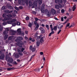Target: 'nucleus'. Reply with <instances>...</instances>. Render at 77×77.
Listing matches in <instances>:
<instances>
[{
  "label": "nucleus",
  "instance_id": "f257e3e1",
  "mask_svg": "<svg viewBox=\"0 0 77 77\" xmlns=\"http://www.w3.org/2000/svg\"><path fill=\"white\" fill-rule=\"evenodd\" d=\"M45 4H43L42 5V8H41V11L42 13H45L46 14H47L48 15H49V11L48 10L46 9L45 11H44V9H45Z\"/></svg>",
  "mask_w": 77,
  "mask_h": 77
},
{
  "label": "nucleus",
  "instance_id": "f03ea898",
  "mask_svg": "<svg viewBox=\"0 0 77 77\" xmlns=\"http://www.w3.org/2000/svg\"><path fill=\"white\" fill-rule=\"evenodd\" d=\"M29 5L30 6H32V8H34L35 7H37V4H35V3H33V4L32 5V2L31 1H29Z\"/></svg>",
  "mask_w": 77,
  "mask_h": 77
},
{
  "label": "nucleus",
  "instance_id": "7ed1b4c3",
  "mask_svg": "<svg viewBox=\"0 0 77 77\" xmlns=\"http://www.w3.org/2000/svg\"><path fill=\"white\" fill-rule=\"evenodd\" d=\"M6 60L7 62H9L10 63H12L13 62V59L12 57H7L6 58Z\"/></svg>",
  "mask_w": 77,
  "mask_h": 77
},
{
  "label": "nucleus",
  "instance_id": "20e7f679",
  "mask_svg": "<svg viewBox=\"0 0 77 77\" xmlns=\"http://www.w3.org/2000/svg\"><path fill=\"white\" fill-rule=\"evenodd\" d=\"M17 31L18 32V34H19L20 36H24V32H21V29H17Z\"/></svg>",
  "mask_w": 77,
  "mask_h": 77
},
{
  "label": "nucleus",
  "instance_id": "39448f33",
  "mask_svg": "<svg viewBox=\"0 0 77 77\" xmlns=\"http://www.w3.org/2000/svg\"><path fill=\"white\" fill-rule=\"evenodd\" d=\"M37 21H35L34 22V23L35 24V30H38V29L39 28V24L37 23V22H36Z\"/></svg>",
  "mask_w": 77,
  "mask_h": 77
},
{
  "label": "nucleus",
  "instance_id": "423d86ee",
  "mask_svg": "<svg viewBox=\"0 0 77 77\" xmlns=\"http://www.w3.org/2000/svg\"><path fill=\"white\" fill-rule=\"evenodd\" d=\"M16 44L19 47H21L22 45H23V43L22 41H20L19 42L17 43Z\"/></svg>",
  "mask_w": 77,
  "mask_h": 77
},
{
  "label": "nucleus",
  "instance_id": "0eeeda50",
  "mask_svg": "<svg viewBox=\"0 0 77 77\" xmlns=\"http://www.w3.org/2000/svg\"><path fill=\"white\" fill-rule=\"evenodd\" d=\"M29 49L30 50L32 51V52H34L35 51V47H33L32 45H30L29 47Z\"/></svg>",
  "mask_w": 77,
  "mask_h": 77
},
{
  "label": "nucleus",
  "instance_id": "6e6552de",
  "mask_svg": "<svg viewBox=\"0 0 77 77\" xmlns=\"http://www.w3.org/2000/svg\"><path fill=\"white\" fill-rule=\"evenodd\" d=\"M39 29L41 30V33H44L45 32V30L42 27H40L39 28Z\"/></svg>",
  "mask_w": 77,
  "mask_h": 77
},
{
  "label": "nucleus",
  "instance_id": "1a4fd4ad",
  "mask_svg": "<svg viewBox=\"0 0 77 77\" xmlns=\"http://www.w3.org/2000/svg\"><path fill=\"white\" fill-rule=\"evenodd\" d=\"M14 37L12 36H9L8 38V40H14Z\"/></svg>",
  "mask_w": 77,
  "mask_h": 77
},
{
  "label": "nucleus",
  "instance_id": "9d476101",
  "mask_svg": "<svg viewBox=\"0 0 77 77\" xmlns=\"http://www.w3.org/2000/svg\"><path fill=\"white\" fill-rule=\"evenodd\" d=\"M5 54H2L0 56V59H3L5 58Z\"/></svg>",
  "mask_w": 77,
  "mask_h": 77
},
{
  "label": "nucleus",
  "instance_id": "9b49d317",
  "mask_svg": "<svg viewBox=\"0 0 77 77\" xmlns=\"http://www.w3.org/2000/svg\"><path fill=\"white\" fill-rule=\"evenodd\" d=\"M51 12L52 14H55L56 13V10L53 8L51 9Z\"/></svg>",
  "mask_w": 77,
  "mask_h": 77
},
{
  "label": "nucleus",
  "instance_id": "f8f14e48",
  "mask_svg": "<svg viewBox=\"0 0 77 77\" xmlns=\"http://www.w3.org/2000/svg\"><path fill=\"white\" fill-rule=\"evenodd\" d=\"M76 4L74 5H73L72 8V11H74L75 10V9H76Z\"/></svg>",
  "mask_w": 77,
  "mask_h": 77
},
{
  "label": "nucleus",
  "instance_id": "ddd939ff",
  "mask_svg": "<svg viewBox=\"0 0 77 77\" xmlns=\"http://www.w3.org/2000/svg\"><path fill=\"white\" fill-rule=\"evenodd\" d=\"M10 20V19L8 18V17L5 18L4 19L2 20V21L4 22V21H7V20Z\"/></svg>",
  "mask_w": 77,
  "mask_h": 77
},
{
  "label": "nucleus",
  "instance_id": "4468645a",
  "mask_svg": "<svg viewBox=\"0 0 77 77\" xmlns=\"http://www.w3.org/2000/svg\"><path fill=\"white\" fill-rule=\"evenodd\" d=\"M23 38L22 37H18L17 39V40H23Z\"/></svg>",
  "mask_w": 77,
  "mask_h": 77
},
{
  "label": "nucleus",
  "instance_id": "2eb2a0df",
  "mask_svg": "<svg viewBox=\"0 0 77 77\" xmlns=\"http://www.w3.org/2000/svg\"><path fill=\"white\" fill-rule=\"evenodd\" d=\"M75 24L74 23H72L69 28H70L71 27H73L75 26Z\"/></svg>",
  "mask_w": 77,
  "mask_h": 77
},
{
  "label": "nucleus",
  "instance_id": "dca6fc26",
  "mask_svg": "<svg viewBox=\"0 0 77 77\" xmlns=\"http://www.w3.org/2000/svg\"><path fill=\"white\" fill-rule=\"evenodd\" d=\"M3 34L4 35H8V32L6 30H5L3 32Z\"/></svg>",
  "mask_w": 77,
  "mask_h": 77
},
{
  "label": "nucleus",
  "instance_id": "f3484780",
  "mask_svg": "<svg viewBox=\"0 0 77 77\" xmlns=\"http://www.w3.org/2000/svg\"><path fill=\"white\" fill-rule=\"evenodd\" d=\"M42 35H40L39 36H37V38L36 39V41H38V40L40 38H41V37H42Z\"/></svg>",
  "mask_w": 77,
  "mask_h": 77
},
{
  "label": "nucleus",
  "instance_id": "a211bd4d",
  "mask_svg": "<svg viewBox=\"0 0 77 77\" xmlns=\"http://www.w3.org/2000/svg\"><path fill=\"white\" fill-rule=\"evenodd\" d=\"M40 69H41L40 68H37L35 69V72H39V71H40Z\"/></svg>",
  "mask_w": 77,
  "mask_h": 77
},
{
  "label": "nucleus",
  "instance_id": "6ab92c4d",
  "mask_svg": "<svg viewBox=\"0 0 77 77\" xmlns=\"http://www.w3.org/2000/svg\"><path fill=\"white\" fill-rule=\"evenodd\" d=\"M40 42H41V43H43L44 42V40H43V37H41L40 38Z\"/></svg>",
  "mask_w": 77,
  "mask_h": 77
},
{
  "label": "nucleus",
  "instance_id": "aec40b11",
  "mask_svg": "<svg viewBox=\"0 0 77 77\" xmlns=\"http://www.w3.org/2000/svg\"><path fill=\"white\" fill-rule=\"evenodd\" d=\"M7 23H8V24H12L11 20L7 21Z\"/></svg>",
  "mask_w": 77,
  "mask_h": 77
},
{
  "label": "nucleus",
  "instance_id": "412c9836",
  "mask_svg": "<svg viewBox=\"0 0 77 77\" xmlns=\"http://www.w3.org/2000/svg\"><path fill=\"white\" fill-rule=\"evenodd\" d=\"M63 25H59V26L58 27L57 29H62V27H63Z\"/></svg>",
  "mask_w": 77,
  "mask_h": 77
},
{
  "label": "nucleus",
  "instance_id": "4be33fe9",
  "mask_svg": "<svg viewBox=\"0 0 77 77\" xmlns=\"http://www.w3.org/2000/svg\"><path fill=\"white\" fill-rule=\"evenodd\" d=\"M8 36H9V35H5L4 36V39L5 40H6L8 38Z\"/></svg>",
  "mask_w": 77,
  "mask_h": 77
},
{
  "label": "nucleus",
  "instance_id": "5701e85b",
  "mask_svg": "<svg viewBox=\"0 0 77 77\" xmlns=\"http://www.w3.org/2000/svg\"><path fill=\"white\" fill-rule=\"evenodd\" d=\"M20 57V56L18 54H16L15 55V58H18Z\"/></svg>",
  "mask_w": 77,
  "mask_h": 77
},
{
  "label": "nucleus",
  "instance_id": "b1692460",
  "mask_svg": "<svg viewBox=\"0 0 77 77\" xmlns=\"http://www.w3.org/2000/svg\"><path fill=\"white\" fill-rule=\"evenodd\" d=\"M5 13H7V14H9L10 13V11L8 10H5L4 11Z\"/></svg>",
  "mask_w": 77,
  "mask_h": 77
},
{
  "label": "nucleus",
  "instance_id": "393cba45",
  "mask_svg": "<svg viewBox=\"0 0 77 77\" xmlns=\"http://www.w3.org/2000/svg\"><path fill=\"white\" fill-rule=\"evenodd\" d=\"M7 16L8 18H11L12 17V15L10 14H8L7 15Z\"/></svg>",
  "mask_w": 77,
  "mask_h": 77
},
{
  "label": "nucleus",
  "instance_id": "a878e982",
  "mask_svg": "<svg viewBox=\"0 0 77 77\" xmlns=\"http://www.w3.org/2000/svg\"><path fill=\"white\" fill-rule=\"evenodd\" d=\"M32 26V24L30 22H29L28 24V26L29 27H31Z\"/></svg>",
  "mask_w": 77,
  "mask_h": 77
},
{
  "label": "nucleus",
  "instance_id": "bb28decb",
  "mask_svg": "<svg viewBox=\"0 0 77 77\" xmlns=\"http://www.w3.org/2000/svg\"><path fill=\"white\" fill-rule=\"evenodd\" d=\"M11 22L12 23L15 22V21H17V20L16 19H14L12 20H11Z\"/></svg>",
  "mask_w": 77,
  "mask_h": 77
},
{
  "label": "nucleus",
  "instance_id": "cd10ccee",
  "mask_svg": "<svg viewBox=\"0 0 77 77\" xmlns=\"http://www.w3.org/2000/svg\"><path fill=\"white\" fill-rule=\"evenodd\" d=\"M42 0H39L38 1V4L39 5H41L42 4Z\"/></svg>",
  "mask_w": 77,
  "mask_h": 77
},
{
  "label": "nucleus",
  "instance_id": "c85d7f7f",
  "mask_svg": "<svg viewBox=\"0 0 77 77\" xmlns=\"http://www.w3.org/2000/svg\"><path fill=\"white\" fill-rule=\"evenodd\" d=\"M16 32L15 31H12V35H15V33H16Z\"/></svg>",
  "mask_w": 77,
  "mask_h": 77
},
{
  "label": "nucleus",
  "instance_id": "c756f323",
  "mask_svg": "<svg viewBox=\"0 0 77 77\" xmlns=\"http://www.w3.org/2000/svg\"><path fill=\"white\" fill-rule=\"evenodd\" d=\"M18 54H19V55H20V56H23V54H22V52H19L18 53Z\"/></svg>",
  "mask_w": 77,
  "mask_h": 77
},
{
  "label": "nucleus",
  "instance_id": "7c9ffc66",
  "mask_svg": "<svg viewBox=\"0 0 77 77\" xmlns=\"http://www.w3.org/2000/svg\"><path fill=\"white\" fill-rule=\"evenodd\" d=\"M6 9V7L5 6H3L2 8V10H4V9Z\"/></svg>",
  "mask_w": 77,
  "mask_h": 77
},
{
  "label": "nucleus",
  "instance_id": "2f4dec72",
  "mask_svg": "<svg viewBox=\"0 0 77 77\" xmlns=\"http://www.w3.org/2000/svg\"><path fill=\"white\" fill-rule=\"evenodd\" d=\"M55 8L56 9H59V6L58 5H56L55 6Z\"/></svg>",
  "mask_w": 77,
  "mask_h": 77
},
{
  "label": "nucleus",
  "instance_id": "473e14b6",
  "mask_svg": "<svg viewBox=\"0 0 77 77\" xmlns=\"http://www.w3.org/2000/svg\"><path fill=\"white\" fill-rule=\"evenodd\" d=\"M40 44V42L39 41H37V46H39V44Z\"/></svg>",
  "mask_w": 77,
  "mask_h": 77
},
{
  "label": "nucleus",
  "instance_id": "72a5a7b5",
  "mask_svg": "<svg viewBox=\"0 0 77 77\" xmlns=\"http://www.w3.org/2000/svg\"><path fill=\"white\" fill-rule=\"evenodd\" d=\"M45 27L47 28L48 30H49V26L48 25H46Z\"/></svg>",
  "mask_w": 77,
  "mask_h": 77
},
{
  "label": "nucleus",
  "instance_id": "f704fd0d",
  "mask_svg": "<svg viewBox=\"0 0 77 77\" xmlns=\"http://www.w3.org/2000/svg\"><path fill=\"white\" fill-rule=\"evenodd\" d=\"M22 1L23 2H24V0H18V2L19 3H20Z\"/></svg>",
  "mask_w": 77,
  "mask_h": 77
},
{
  "label": "nucleus",
  "instance_id": "c9c22d12",
  "mask_svg": "<svg viewBox=\"0 0 77 77\" xmlns=\"http://www.w3.org/2000/svg\"><path fill=\"white\" fill-rule=\"evenodd\" d=\"M6 24H7V22H3L2 23V25H3V26H6Z\"/></svg>",
  "mask_w": 77,
  "mask_h": 77
},
{
  "label": "nucleus",
  "instance_id": "e433bc0d",
  "mask_svg": "<svg viewBox=\"0 0 77 77\" xmlns=\"http://www.w3.org/2000/svg\"><path fill=\"white\" fill-rule=\"evenodd\" d=\"M2 17L3 18H5V17H6V14H3Z\"/></svg>",
  "mask_w": 77,
  "mask_h": 77
},
{
  "label": "nucleus",
  "instance_id": "4c0bfd02",
  "mask_svg": "<svg viewBox=\"0 0 77 77\" xmlns=\"http://www.w3.org/2000/svg\"><path fill=\"white\" fill-rule=\"evenodd\" d=\"M55 2L56 3H59V0H55Z\"/></svg>",
  "mask_w": 77,
  "mask_h": 77
},
{
  "label": "nucleus",
  "instance_id": "58836bf2",
  "mask_svg": "<svg viewBox=\"0 0 77 77\" xmlns=\"http://www.w3.org/2000/svg\"><path fill=\"white\" fill-rule=\"evenodd\" d=\"M59 8H63V7H64V6H62V5H61V4H59Z\"/></svg>",
  "mask_w": 77,
  "mask_h": 77
},
{
  "label": "nucleus",
  "instance_id": "ea45409f",
  "mask_svg": "<svg viewBox=\"0 0 77 77\" xmlns=\"http://www.w3.org/2000/svg\"><path fill=\"white\" fill-rule=\"evenodd\" d=\"M3 30V27L0 26V32H2Z\"/></svg>",
  "mask_w": 77,
  "mask_h": 77
},
{
  "label": "nucleus",
  "instance_id": "a19ab883",
  "mask_svg": "<svg viewBox=\"0 0 77 77\" xmlns=\"http://www.w3.org/2000/svg\"><path fill=\"white\" fill-rule=\"evenodd\" d=\"M54 29L55 30H57V26H55L54 27Z\"/></svg>",
  "mask_w": 77,
  "mask_h": 77
},
{
  "label": "nucleus",
  "instance_id": "79ce46f5",
  "mask_svg": "<svg viewBox=\"0 0 77 77\" xmlns=\"http://www.w3.org/2000/svg\"><path fill=\"white\" fill-rule=\"evenodd\" d=\"M25 50V48H22L21 49V51H22V52H23L24 50Z\"/></svg>",
  "mask_w": 77,
  "mask_h": 77
},
{
  "label": "nucleus",
  "instance_id": "37998d69",
  "mask_svg": "<svg viewBox=\"0 0 77 77\" xmlns=\"http://www.w3.org/2000/svg\"><path fill=\"white\" fill-rule=\"evenodd\" d=\"M61 12L62 13H64V12H65V10L63 9H62L61 10Z\"/></svg>",
  "mask_w": 77,
  "mask_h": 77
},
{
  "label": "nucleus",
  "instance_id": "c03bdc74",
  "mask_svg": "<svg viewBox=\"0 0 77 77\" xmlns=\"http://www.w3.org/2000/svg\"><path fill=\"white\" fill-rule=\"evenodd\" d=\"M12 26H13L14 27V26H16V23H12Z\"/></svg>",
  "mask_w": 77,
  "mask_h": 77
},
{
  "label": "nucleus",
  "instance_id": "a18cd8bd",
  "mask_svg": "<svg viewBox=\"0 0 77 77\" xmlns=\"http://www.w3.org/2000/svg\"><path fill=\"white\" fill-rule=\"evenodd\" d=\"M70 24V23H67L66 25V27H69V26Z\"/></svg>",
  "mask_w": 77,
  "mask_h": 77
},
{
  "label": "nucleus",
  "instance_id": "49530a36",
  "mask_svg": "<svg viewBox=\"0 0 77 77\" xmlns=\"http://www.w3.org/2000/svg\"><path fill=\"white\" fill-rule=\"evenodd\" d=\"M25 3L26 4V5H28V0H26L25 1Z\"/></svg>",
  "mask_w": 77,
  "mask_h": 77
},
{
  "label": "nucleus",
  "instance_id": "de8ad7c7",
  "mask_svg": "<svg viewBox=\"0 0 77 77\" xmlns=\"http://www.w3.org/2000/svg\"><path fill=\"white\" fill-rule=\"evenodd\" d=\"M63 2V1H62V0H59V3H62Z\"/></svg>",
  "mask_w": 77,
  "mask_h": 77
},
{
  "label": "nucleus",
  "instance_id": "09e8293b",
  "mask_svg": "<svg viewBox=\"0 0 77 77\" xmlns=\"http://www.w3.org/2000/svg\"><path fill=\"white\" fill-rule=\"evenodd\" d=\"M13 64H14V65H17L18 64V63L16 62V61H14L13 62Z\"/></svg>",
  "mask_w": 77,
  "mask_h": 77
},
{
  "label": "nucleus",
  "instance_id": "8fccbe9b",
  "mask_svg": "<svg viewBox=\"0 0 77 77\" xmlns=\"http://www.w3.org/2000/svg\"><path fill=\"white\" fill-rule=\"evenodd\" d=\"M25 19L26 20H29V17H27L25 18Z\"/></svg>",
  "mask_w": 77,
  "mask_h": 77
},
{
  "label": "nucleus",
  "instance_id": "3c124183",
  "mask_svg": "<svg viewBox=\"0 0 77 77\" xmlns=\"http://www.w3.org/2000/svg\"><path fill=\"white\" fill-rule=\"evenodd\" d=\"M61 20L62 21H63V17H62L61 18Z\"/></svg>",
  "mask_w": 77,
  "mask_h": 77
},
{
  "label": "nucleus",
  "instance_id": "603ef678",
  "mask_svg": "<svg viewBox=\"0 0 77 77\" xmlns=\"http://www.w3.org/2000/svg\"><path fill=\"white\" fill-rule=\"evenodd\" d=\"M25 39H26V40H27V41L29 40V38H28L27 37H26V36H25Z\"/></svg>",
  "mask_w": 77,
  "mask_h": 77
},
{
  "label": "nucleus",
  "instance_id": "864d4df0",
  "mask_svg": "<svg viewBox=\"0 0 77 77\" xmlns=\"http://www.w3.org/2000/svg\"><path fill=\"white\" fill-rule=\"evenodd\" d=\"M17 26H20V23L19 22H17Z\"/></svg>",
  "mask_w": 77,
  "mask_h": 77
},
{
  "label": "nucleus",
  "instance_id": "5fc2aeb1",
  "mask_svg": "<svg viewBox=\"0 0 77 77\" xmlns=\"http://www.w3.org/2000/svg\"><path fill=\"white\" fill-rule=\"evenodd\" d=\"M35 21H38V20H39V19L37 18H35Z\"/></svg>",
  "mask_w": 77,
  "mask_h": 77
},
{
  "label": "nucleus",
  "instance_id": "6e6d98bb",
  "mask_svg": "<svg viewBox=\"0 0 77 77\" xmlns=\"http://www.w3.org/2000/svg\"><path fill=\"white\" fill-rule=\"evenodd\" d=\"M14 8L16 10H18V8L17 7H16V6L14 7Z\"/></svg>",
  "mask_w": 77,
  "mask_h": 77
},
{
  "label": "nucleus",
  "instance_id": "4d7b16f0",
  "mask_svg": "<svg viewBox=\"0 0 77 77\" xmlns=\"http://www.w3.org/2000/svg\"><path fill=\"white\" fill-rule=\"evenodd\" d=\"M5 30L8 32V31H9V29H8V28H6L5 29Z\"/></svg>",
  "mask_w": 77,
  "mask_h": 77
},
{
  "label": "nucleus",
  "instance_id": "13d9d810",
  "mask_svg": "<svg viewBox=\"0 0 77 77\" xmlns=\"http://www.w3.org/2000/svg\"><path fill=\"white\" fill-rule=\"evenodd\" d=\"M72 17H73V16L72 15L71 16V17H70V18H69V19H71L72 18Z\"/></svg>",
  "mask_w": 77,
  "mask_h": 77
},
{
  "label": "nucleus",
  "instance_id": "bf43d9fd",
  "mask_svg": "<svg viewBox=\"0 0 77 77\" xmlns=\"http://www.w3.org/2000/svg\"><path fill=\"white\" fill-rule=\"evenodd\" d=\"M50 27L51 29H52V28H53V26L51 24L50 25Z\"/></svg>",
  "mask_w": 77,
  "mask_h": 77
},
{
  "label": "nucleus",
  "instance_id": "052dcab7",
  "mask_svg": "<svg viewBox=\"0 0 77 77\" xmlns=\"http://www.w3.org/2000/svg\"><path fill=\"white\" fill-rule=\"evenodd\" d=\"M61 32V30H60L58 32L57 34H59L60 33V32Z\"/></svg>",
  "mask_w": 77,
  "mask_h": 77
},
{
  "label": "nucleus",
  "instance_id": "680f3d73",
  "mask_svg": "<svg viewBox=\"0 0 77 77\" xmlns=\"http://www.w3.org/2000/svg\"><path fill=\"white\" fill-rule=\"evenodd\" d=\"M40 54H41V55H42V54H43V52H40Z\"/></svg>",
  "mask_w": 77,
  "mask_h": 77
},
{
  "label": "nucleus",
  "instance_id": "e2e57ef3",
  "mask_svg": "<svg viewBox=\"0 0 77 77\" xmlns=\"http://www.w3.org/2000/svg\"><path fill=\"white\" fill-rule=\"evenodd\" d=\"M11 69L10 68H8L7 70H8V71H9L10 70H11Z\"/></svg>",
  "mask_w": 77,
  "mask_h": 77
},
{
  "label": "nucleus",
  "instance_id": "0e129e2a",
  "mask_svg": "<svg viewBox=\"0 0 77 77\" xmlns=\"http://www.w3.org/2000/svg\"><path fill=\"white\" fill-rule=\"evenodd\" d=\"M25 33H26V35H27V34H28V31H25Z\"/></svg>",
  "mask_w": 77,
  "mask_h": 77
},
{
  "label": "nucleus",
  "instance_id": "69168bd1",
  "mask_svg": "<svg viewBox=\"0 0 77 77\" xmlns=\"http://www.w3.org/2000/svg\"><path fill=\"white\" fill-rule=\"evenodd\" d=\"M54 19L55 20H58V19H57L56 17H54Z\"/></svg>",
  "mask_w": 77,
  "mask_h": 77
},
{
  "label": "nucleus",
  "instance_id": "338daca9",
  "mask_svg": "<svg viewBox=\"0 0 77 77\" xmlns=\"http://www.w3.org/2000/svg\"><path fill=\"white\" fill-rule=\"evenodd\" d=\"M19 8L20 9H23V7L21 6H20V7H19Z\"/></svg>",
  "mask_w": 77,
  "mask_h": 77
},
{
  "label": "nucleus",
  "instance_id": "774afa93",
  "mask_svg": "<svg viewBox=\"0 0 77 77\" xmlns=\"http://www.w3.org/2000/svg\"><path fill=\"white\" fill-rule=\"evenodd\" d=\"M42 26H43V27H45V25H44V24H42Z\"/></svg>",
  "mask_w": 77,
  "mask_h": 77
}]
</instances>
